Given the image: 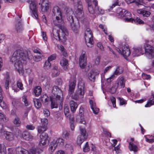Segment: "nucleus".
<instances>
[{
	"label": "nucleus",
	"instance_id": "47",
	"mask_svg": "<svg viewBox=\"0 0 154 154\" xmlns=\"http://www.w3.org/2000/svg\"><path fill=\"white\" fill-rule=\"evenodd\" d=\"M154 104V99L150 100L145 105V107H150L151 106Z\"/></svg>",
	"mask_w": 154,
	"mask_h": 154
},
{
	"label": "nucleus",
	"instance_id": "2",
	"mask_svg": "<svg viewBox=\"0 0 154 154\" xmlns=\"http://www.w3.org/2000/svg\"><path fill=\"white\" fill-rule=\"evenodd\" d=\"M32 56L29 52L24 53L22 51L18 50L14 53L11 58V61L14 64L15 70L20 74H23L24 72L23 61H26L27 59H30Z\"/></svg>",
	"mask_w": 154,
	"mask_h": 154
},
{
	"label": "nucleus",
	"instance_id": "20",
	"mask_svg": "<svg viewBox=\"0 0 154 154\" xmlns=\"http://www.w3.org/2000/svg\"><path fill=\"white\" fill-rule=\"evenodd\" d=\"M76 81L75 79V78L73 80H71L69 81V91L71 93H72L75 89L76 85Z\"/></svg>",
	"mask_w": 154,
	"mask_h": 154
},
{
	"label": "nucleus",
	"instance_id": "24",
	"mask_svg": "<svg viewBox=\"0 0 154 154\" xmlns=\"http://www.w3.org/2000/svg\"><path fill=\"white\" fill-rule=\"evenodd\" d=\"M76 121L77 122L85 124L86 123V121L83 115L82 114H79L77 116Z\"/></svg>",
	"mask_w": 154,
	"mask_h": 154
},
{
	"label": "nucleus",
	"instance_id": "40",
	"mask_svg": "<svg viewBox=\"0 0 154 154\" xmlns=\"http://www.w3.org/2000/svg\"><path fill=\"white\" fill-rule=\"evenodd\" d=\"M123 72L122 69L120 67L118 66L116 67V69L112 75L116 76L121 74Z\"/></svg>",
	"mask_w": 154,
	"mask_h": 154
},
{
	"label": "nucleus",
	"instance_id": "43",
	"mask_svg": "<svg viewBox=\"0 0 154 154\" xmlns=\"http://www.w3.org/2000/svg\"><path fill=\"white\" fill-rule=\"evenodd\" d=\"M65 147L66 150H69L71 153L72 152L73 149L72 145L70 143H66L65 145Z\"/></svg>",
	"mask_w": 154,
	"mask_h": 154
},
{
	"label": "nucleus",
	"instance_id": "51",
	"mask_svg": "<svg viewBox=\"0 0 154 154\" xmlns=\"http://www.w3.org/2000/svg\"><path fill=\"white\" fill-rule=\"evenodd\" d=\"M17 87L19 88L21 90H22L23 89V85L21 82L19 80L17 82Z\"/></svg>",
	"mask_w": 154,
	"mask_h": 154
},
{
	"label": "nucleus",
	"instance_id": "45",
	"mask_svg": "<svg viewBox=\"0 0 154 154\" xmlns=\"http://www.w3.org/2000/svg\"><path fill=\"white\" fill-rule=\"evenodd\" d=\"M51 66V64L49 61H46L45 62L44 65V69L45 70H48L50 68Z\"/></svg>",
	"mask_w": 154,
	"mask_h": 154
},
{
	"label": "nucleus",
	"instance_id": "37",
	"mask_svg": "<svg viewBox=\"0 0 154 154\" xmlns=\"http://www.w3.org/2000/svg\"><path fill=\"white\" fill-rule=\"evenodd\" d=\"M125 81L123 77H121L119 79L118 84L121 88H124L125 86Z\"/></svg>",
	"mask_w": 154,
	"mask_h": 154
},
{
	"label": "nucleus",
	"instance_id": "10",
	"mask_svg": "<svg viewBox=\"0 0 154 154\" xmlns=\"http://www.w3.org/2000/svg\"><path fill=\"white\" fill-rule=\"evenodd\" d=\"M81 135L78 137L77 140V143L79 146L81 145L83 141L86 139L88 137L87 133L84 128H81L80 127Z\"/></svg>",
	"mask_w": 154,
	"mask_h": 154
},
{
	"label": "nucleus",
	"instance_id": "33",
	"mask_svg": "<svg viewBox=\"0 0 154 154\" xmlns=\"http://www.w3.org/2000/svg\"><path fill=\"white\" fill-rule=\"evenodd\" d=\"M5 79V82L4 86L6 89H8L9 87V84L10 82V79L9 75L7 74Z\"/></svg>",
	"mask_w": 154,
	"mask_h": 154
},
{
	"label": "nucleus",
	"instance_id": "41",
	"mask_svg": "<svg viewBox=\"0 0 154 154\" xmlns=\"http://www.w3.org/2000/svg\"><path fill=\"white\" fill-rule=\"evenodd\" d=\"M146 141L149 143H152L154 142V134L153 136L148 135L145 137Z\"/></svg>",
	"mask_w": 154,
	"mask_h": 154
},
{
	"label": "nucleus",
	"instance_id": "49",
	"mask_svg": "<svg viewBox=\"0 0 154 154\" xmlns=\"http://www.w3.org/2000/svg\"><path fill=\"white\" fill-rule=\"evenodd\" d=\"M33 59L34 60L35 62L40 61L42 60V57L41 55L34 56L33 57Z\"/></svg>",
	"mask_w": 154,
	"mask_h": 154
},
{
	"label": "nucleus",
	"instance_id": "60",
	"mask_svg": "<svg viewBox=\"0 0 154 154\" xmlns=\"http://www.w3.org/2000/svg\"><path fill=\"white\" fill-rule=\"evenodd\" d=\"M3 97L2 98H0V106L2 108L4 109L6 107V104L4 102L2 101Z\"/></svg>",
	"mask_w": 154,
	"mask_h": 154
},
{
	"label": "nucleus",
	"instance_id": "55",
	"mask_svg": "<svg viewBox=\"0 0 154 154\" xmlns=\"http://www.w3.org/2000/svg\"><path fill=\"white\" fill-rule=\"evenodd\" d=\"M22 100L24 102L25 106H26L28 105V102L27 100L26 96L24 95L22 97Z\"/></svg>",
	"mask_w": 154,
	"mask_h": 154
},
{
	"label": "nucleus",
	"instance_id": "1",
	"mask_svg": "<svg viewBox=\"0 0 154 154\" xmlns=\"http://www.w3.org/2000/svg\"><path fill=\"white\" fill-rule=\"evenodd\" d=\"M73 12L71 9L65 8L61 10L57 6H55L52 11V18L54 24L58 27H60L64 23L66 15L67 19L70 23V26L75 33L78 32L79 27L74 23L72 15Z\"/></svg>",
	"mask_w": 154,
	"mask_h": 154
},
{
	"label": "nucleus",
	"instance_id": "13",
	"mask_svg": "<svg viewBox=\"0 0 154 154\" xmlns=\"http://www.w3.org/2000/svg\"><path fill=\"white\" fill-rule=\"evenodd\" d=\"M40 141L39 145L41 146V145L44 146L48 145L49 143L48 135L46 133L42 134L40 136Z\"/></svg>",
	"mask_w": 154,
	"mask_h": 154
},
{
	"label": "nucleus",
	"instance_id": "28",
	"mask_svg": "<svg viewBox=\"0 0 154 154\" xmlns=\"http://www.w3.org/2000/svg\"><path fill=\"white\" fill-rule=\"evenodd\" d=\"M69 104L71 111L72 112H74L75 111L78 106L77 103L72 100L70 101Z\"/></svg>",
	"mask_w": 154,
	"mask_h": 154
},
{
	"label": "nucleus",
	"instance_id": "50",
	"mask_svg": "<svg viewBox=\"0 0 154 154\" xmlns=\"http://www.w3.org/2000/svg\"><path fill=\"white\" fill-rule=\"evenodd\" d=\"M0 149L1 150L0 153H2V154H5L6 149L4 145L1 144Z\"/></svg>",
	"mask_w": 154,
	"mask_h": 154
},
{
	"label": "nucleus",
	"instance_id": "29",
	"mask_svg": "<svg viewBox=\"0 0 154 154\" xmlns=\"http://www.w3.org/2000/svg\"><path fill=\"white\" fill-rule=\"evenodd\" d=\"M125 12H126V10L125 9H122L121 8H119L117 10V16L119 17L122 18L124 16V14Z\"/></svg>",
	"mask_w": 154,
	"mask_h": 154
},
{
	"label": "nucleus",
	"instance_id": "35",
	"mask_svg": "<svg viewBox=\"0 0 154 154\" xmlns=\"http://www.w3.org/2000/svg\"><path fill=\"white\" fill-rule=\"evenodd\" d=\"M54 143L52 141L50 144L49 150L50 153L51 154L54 151L56 148L57 147Z\"/></svg>",
	"mask_w": 154,
	"mask_h": 154
},
{
	"label": "nucleus",
	"instance_id": "5",
	"mask_svg": "<svg viewBox=\"0 0 154 154\" xmlns=\"http://www.w3.org/2000/svg\"><path fill=\"white\" fill-rule=\"evenodd\" d=\"M78 87L75 94L74 95H72L71 96L72 98L76 100L83 98L85 93V83L81 78L78 79Z\"/></svg>",
	"mask_w": 154,
	"mask_h": 154
},
{
	"label": "nucleus",
	"instance_id": "4",
	"mask_svg": "<svg viewBox=\"0 0 154 154\" xmlns=\"http://www.w3.org/2000/svg\"><path fill=\"white\" fill-rule=\"evenodd\" d=\"M93 4L91 1L88 4V9L89 12L91 14L96 15L103 14L105 13V11L98 6V1L97 0H93Z\"/></svg>",
	"mask_w": 154,
	"mask_h": 154
},
{
	"label": "nucleus",
	"instance_id": "54",
	"mask_svg": "<svg viewBox=\"0 0 154 154\" xmlns=\"http://www.w3.org/2000/svg\"><path fill=\"white\" fill-rule=\"evenodd\" d=\"M100 57L97 56L94 60V64L96 65H98L100 62Z\"/></svg>",
	"mask_w": 154,
	"mask_h": 154
},
{
	"label": "nucleus",
	"instance_id": "3",
	"mask_svg": "<svg viewBox=\"0 0 154 154\" xmlns=\"http://www.w3.org/2000/svg\"><path fill=\"white\" fill-rule=\"evenodd\" d=\"M52 92L53 94L50 97L51 108H56L57 107V103H60L63 101L62 91L58 87L55 86L53 88Z\"/></svg>",
	"mask_w": 154,
	"mask_h": 154
},
{
	"label": "nucleus",
	"instance_id": "19",
	"mask_svg": "<svg viewBox=\"0 0 154 154\" xmlns=\"http://www.w3.org/2000/svg\"><path fill=\"white\" fill-rule=\"evenodd\" d=\"M124 15V20L125 22H133L134 19L131 17V14L130 12L126 10Z\"/></svg>",
	"mask_w": 154,
	"mask_h": 154
},
{
	"label": "nucleus",
	"instance_id": "12",
	"mask_svg": "<svg viewBox=\"0 0 154 154\" xmlns=\"http://www.w3.org/2000/svg\"><path fill=\"white\" fill-rule=\"evenodd\" d=\"M79 61L80 67L82 69L85 68L87 64V55L85 52L82 53L79 57Z\"/></svg>",
	"mask_w": 154,
	"mask_h": 154
},
{
	"label": "nucleus",
	"instance_id": "61",
	"mask_svg": "<svg viewBox=\"0 0 154 154\" xmlns=\"http://www.w3.org/2000/svg\"><path fill=\"white\" fill-rule=\"evenodd\" d=\"M89 102L91 108V109L96 106L95 102L93 100H90Z\"/></svg>",
	"mask_w": 154,
	"mask_h": 154
},
{
	"label": "nucleus",
	"instance_id": "44",
	"mask_svg": "<svg viewBox=\"0 0 154 154\" xmlns=\"http://www.w3.org/2000/svg\"><path fill=\"white\" fill-rule=\"evenodd\" d=\"M14 124L17 127L19 126L21 124V122L19 118L18 117H16L13 121Z\"/></svg>",
	"mask_w": 154,
	"mask_h": 154
},
{
	"label": "nucleus",
	"instance_id": "39",
	"mask_svg": "<svg viewBox=\"0 0 154 154\" xmlns=\"http://www.w3.org/2000/svg\"><path fill=\"white\" fill-rule=\"evenodd\" d=\"M8 119L6 116L0 110V121L3 122H7Z\"/></svg>",
	"mask_w": 154,
	"mask_h": 154
},
{
	"label": "nucleus",
	"instance_id": "58",
	"mask_svg": "<svg viewBox=\"0 0 154 154\" xmlns=\"http://www.w3.org/2000/svg\"><path fill=\"white\" fill-rule=\"evenodd\" d=\"M136 22L139 24H142L144 23V22L139 17H137L135 20L134 19L133 22Z\"/></svg>",
	"mask_w": 154,
	"mask_h": 154
},
{
	"label": "nucleus",
	"instance_id": "26",
	"mask_svg": "<svg viewBox=\"0 0 154 154\" xmlns=\"http://www.w3.org/2000/svg\"><path fill=\"white\" fill-rule=\"evenodd\" d=\"M23 137L26 140H29L32 138V136L27 131H24L22 134Z\"/></svg>",
	"mask_w": 154,
	"mask_h": 154
},
{
	"label": "nucleus",
	"instance_id": "11",
	"mask_svg": "<svg viewBox=\"0 0 154 154\" xmlns=\"http://www.w3.org/2000/svg\"><path fill=\"white\" fill-rule=\"evenodd\" d=\"M144 47L146 57L149 59H152L154 55V48L146 43L145 44Z\"/></svg>",
	"mask_w": 154,
	"mask_h": 154
},
{
	"label": "nucleus",
	"instance_id": "42",
	"mask_svg": "<svg viewBox=\"0 0 154 154\" xmlns=\"http://www.w3.org/2000/svg\"><path fill=\"white\" fill-rule=\"evenodd\" d=\"M47 129V127L46 126H40L38 128V132L39 133H42L45 131Z\"/></svg>",
	"mask_w": 154,
	"mask_h": 154
},
{
	"label": "nucleus",
	"instance_id": "18",
	"mask_svg": "<svg viewBox=\"0 0 154 154\" xmlns=\"http://www.w3.org/2000/svg\"><path fill=\"white\" fill-rule=\"evenodd\" d=\"M60 64L65 70H67L68 67V61L65 58H62L60 61Z\"/></svg>",
	"mask_w": 154,
	"mask_h": 154
},
{
	"label": "nucleus",
	"instance_id": "15",
	"mask_svg": "<svg viewBox=\"0 0 154 154\" xmlns=\"http://www.w3.org/2000/svg\"><path fill=\"white\" fill-rule=\"evenodd\" d=\"M99 74V72L96 70H92L88 74V77L91 81L94 82L95 76Z\"/></svg>",
	"mask_w": 154,
	"mask_h": 154
},
{
	"label": "nucleus",
	"instance_id": "56",
	"mask_svg": "<svg viewBox=\"0 0 154 154\" xmlns=\"http://www.w3.org/2000/svg\"><path fill=\"white\" fill-rule=\"evenodd\" d=\"M45 84H44L46 89H49L50 87V80H46L45 81Z\"/></svg>",
	"mask_w": 154,
	"mask_h": 154
},
{
	"label": "nucleus",
	"instance_id": "14",
	"mask_svg": "<svg viewBox=\"0 0 154 154\" xmlns=\"http://www.w3.org/2000/svg\"><path fill=\"white\" fill-rule=\"evenodd\" d=\"M39 5H41V8L42 11L43 12H46L49 9L48 0H40Z\"/></svg>",
	"mask_w": 154,
	"mask_h": 154
},
{
	"label": "nucleus",
	"instance_id": "62",
	"mask_svg": "<svg viewBox=\"0 0 154 154\" xmlns=\"http://www.w3.org/2000/svg\"><path fill=\"white\" fill-rule=\"evenodd\" d=\"M12 103L14 106H16L17 104L20 103V102L18 100L14 99L12 100Z\"/></svg>",
	"mask_w": 154,
	"mask_h": 154
},
{
	"label": "nucleus",
	"instance_id": "38",
	"mask_svg": "<svg viewBox=\"0 0 154 154\" xmlns=\"http://www.w3.org/2000/svg\"><path fill=\"white\" fill-rule=\"evenodd\" d=\"M34 105L35 107L37 109H39L41 107V103L39 100L36 98H34L33 100Z\"/></svg>",
	"mask_w": 154,
	"mask_h": 154
},
{
	"label": "nucleus",
	"instance_id": "17",
	"mask_svg": "<svg viewBox=\"0 0 154 154\" xmlns=\"http://www.w3.org/2000/svg\"><path fill=\"white\" fill-rule=\"evenodd\" d=\"M19 19L16 21L15 23L16 29L17 32H21L23 30V28L20 22V17H19Z\"/></svg>",
	"mask_w": 154,
	"mask_h": 154
},
{
	"label": "nucleus",
	"instance_id": "57",
	"mask_svg": "<svg viewBox=\"0 0 154 154\" xmlns=\"http://www.w3.org/2000/svg\"><path fill=\"white\" fill-rule=\"evenodd\" d=\"M116 77V76L112 74L110 77L107 79L106 81L107 82L109 83L113 81Z\"/></svg>",
	"mask_w": 154,
	"mask_h": 154
},
{
	"label": "nucleus",
	"instance_id": "30",
	"mask_svg": "<svg viewBox=\"0 0 154 154\" xmlns=\"http://www.w3.org/2000/svg\"><path fill=\"white\" fill-rule=\"evenodd\" d=\"M52 75L53 77L58 76L60 74V72L58 69V67L55 66L52 69Z\"/></svg>",
	"mask_w": 154,
	"mask_h": 154
},
{
	"label": "nucleus",
	"instance_id": "9",
	"mask_svg": "<svg viewBox=\"0 0 154 154\" xmlns=\"http://www.w3.org/2000/svg\"><path fill=\"white\" fill-rule=\"evenodd\" d=\"M85 39L87 46L89 47L93 46L94 42L92 38V35L90 29H87L85 32Z\"/></svg>",
	"mask_w": 154,
	"mask_h": 154
},
{
	"label": "nucleus",
	"instance_id": "32",
	"mask_svg": "<svg viewBox=\"0 0 154 154\" xmlns=\"http://www.w3.org/2000/svg\"><path fill=\"white\" fill-rule=\"evenodd\" d=\"M129 148L130 151H133L134 152H137L138 150L137 146L131 142L129 143Z\"/></svg>",
	"mask_w": 154,
	"mask_h": 154
},
{
	"label": "nucleus",
	"instance_id": "52",
	"mask_svg": "<svg viewBox=\"0 0 154 154\" xmlns=\"http://www.w3.org/2000/svg\"><path fill=\"white\" fill-rule=\"evenodd\" d=\"M90 150L88 142H86L83 148V150L84 152L88 151Z\"/></svg>",
	"mask_w": 154,
	"mask_h": 154
},
{
	"label": "nucleus",
	"instance_id": "36",
	"mask_svg": "<svg viewBox=\"0 0 154 154\" xmlns=\"http://www.w3.org/2000/svg\"><path fill=\"white\" fill-rule=\"evenodd\" d=\"M41 99L43 103L45 104L46 105L48 104V102L49 101V99L48 97L46 94H45L41 96Z\"/></svg>",
	"mask_w": 154,
	"mask_h": 154
},
{
	"label": "nucleus",
	"instance_id": "59",
	"mask_svg": "<svg viewBox=\"0 0 154 154\" xmlns=\"http://www.w3.org/2000/svg\"><path fill=\"white\" fill-rule=\"evenodd\" d=\"M56 58V55L55 54H53L50 56H49L48 58V59L47 60L48 61H49V62H50L51 61H52L55 59Z\"/></svg>",
	"mask_w": 154,
	"mask_h": 154
},
{
	"label": "nucleus",
	"instance_id": "7",
	"mask_svg": "<svg viewBox=\"0 0 154 154\" xmlns=\"http://www.w3.org/2000/svg\"><path fill=\"white\" fill-rule=\"evenodd\" d=\"M28 2L29 4V8L32 17L33 18L37 19L38 18L37 2L35 1L29 0L28 1Z\"/></svg>",
	"mask_w": 154,
	"mask_h": 154
},
{
	"label": "nucleus",
	"instance_id": "53",
	"mask_svg": "<svg viewBox=\"0 0 154 154\" xmlns=\"http://www.w3.org/2000/svg\"><path fill=\"white\" fill-rule=\"evenodd\" d=\"M110 100L112 104L113 107L114 108L116 107V100L115 98L113 96H111L110 97Z\"/></svg>",
	"mask_w": 154,
	"mask_h": 154
},
{
	"label": "nucleus",
	"instance_id": "31",
	"mask_svg": "<svg viewBox=\"0 0 154 154\" xmlns=\"http://www.w3.org/2000/svg\"><path fill=\"white\" fill-rule=\"evenodd\" d=\"M126 2L128 4L133 3L135 2V3L138 6L139 5H143V3L142 0H125Z\"/></svg>",
	"mask_w": 154,
	"mask_h": 154
},
{
	"label": "nucleus",
	"instance_id": "25",
	"mask_svg": "<svg viewBox=\"0 0 154 154\" xmlns=\"http://www.w3.org/2000/svg\"><path fill=\"white\" fill-rule=\"evenodd\" d=\"M17 154H35V151L34 149H31L29 152L27 150L23 149L18 152Z\"/></svg>",
	"mask_w": 154,
	"mask_h": 154
},
{
	"label": "nucleus",
	"instance_id": "34",
	"mask_svg": "<svg viewBox=\"0 0 154 154\" xmlns=\"http://www.w3.org/2000/svg\"><path fill=\"white\" fill-rule=\"evenodd\" d=\"M42 90L40 86H36L34 89L33 91L36 96H38L41 94Z\"/></svg>",
	"mask_w": 154,
	"mask_h": 154
},
{
	"label": "nucleus",
	"instance_id": "16",
	"mask_svg": "<svg viewBox=\"0 0 154 154\" xmlns=\"http://www.w3.org/2000/svg\"><path fill=\"white\" fill-rule=\"evenodd\" d=\"M64 112L65 115L66 117L68 119L70 120L73 121V118L71 116L69 113V111L68 106L67 104H65L64 109Z\"/></svg>",
	"mask_w": 154,
	"mask_h": 154
},
{
	"label": "nucleus",
	"instance_id": "64",
	"mask_svg": "<svg viewBox=\"0 0 154 154\" xmlns=\"http://www.w3.org/2000/svg\"><path fill=\"white\" fill-rule=\"evenodd\" d=\"M43 113L44 116H48L50 114V112L49 110L46 109L43 110Z\"/></svg>",
	"mask_w": 154,
	"mask_h": 154
},
{
	"label": "nucleus",
	"instance_id": "46",
	"mask_svg": "<svg viewBox=\"0 0 154 154\" xmlns=\"http://www.w3.org/2000/svg\"><path fill=\"white\" fill-rule=\"evenodd\" d=\"M41 124L42 126H46L47 127V125L48 123V119L46 118L41 119Z\"/></svg>",
	"mask_w": 154,
	"mask_h": 154
},
{
	"label": "nucleus",
	"instance_id": "63",
	"mask_svg": "<svg viewBox=\"0 0 154 154\" xmlns=\"http://www.w3.org/2000/svg\"><path fill=\"white\" fill-rule=\"evenodd\" d=\"M142 78L143 79H150V76L149 75H147L145 73H143L142 75Z\"/></svg>",
	"mask_w": 154,
	"mask_h": 154
},
{
	"label": "nucleus",
	"instance_id": "8",
	"mask_svg": "<svg viewBox=\"0 0 154 154\" xmlns=\"http://www.w3.org/2000/svg\"><path fill=\"white\" fill-rule=\"evenodd\" d=\"M116 49L125 59L130 56L131 53L130 48L128 45H122L119 48H116Z\"/></svg>",
	"mask_w": 154,
	"mask_h": 154
},
{
	"label": "nucleus",
	"instance_id": "22",
	"mask_svg": "<svg viewBox=\"0 0 154 154\" xmlns=\"http://www.w3.org/2000/svg\"><path fill=\"white\" fill-rule=\"evenodd\" d=\"M133 49L134 51L132 53L134 56H137L143 54L141 46L138 47L137 48H134Z\"/></svg>",
	"mask_w": 154,
	"mask_h": 154
},
{
	"label": "nucleus",
	"instance_id": "27",
	"mask_svg": "<svg viewBox=\"0 0 154 154\" xmlns=\"http://www.w3.org/2000/svg\"><path fill=\"white\" fill-rule=\"evenodd\" d=\"M137 12L138 14H141L144 17H149L150 14V12L143 9L137 10Z\"/></svg>",
	"mask_w": 154,
	"mask_h": 154
},
{
	"label": "nucleus",
	"instance_id": "21",
	"mask_svg": "<svg viewBox=\"0 0 154 154\" xmlns=\"http://www.w3.org/2000/svg\"><path fill=\"white\" fill-rule=\"evenodd\" d=\"M4 135L6 139L8 140H12L14 139V136L11 132L5 131L4 132Z\"/></svg>",
	"mask_w": 154,
	"mask_h": 154
},
{
	"label": "nucleus",
	"instance_id": "6",
	"mask_svg": "<svg viewBox=\"0 0 154 154\" xmlns=\"http://www.w3.org/2000/svg\"><path fill=\"white\" fill-rule=\"evenodd\" d=\"M58 27L60 28L62 30V35L60 36L59 32L58 31L53 33L52 39L53 42L55 44H57V42L60 41H63L66 39L65 35H66L67 33L66 29L63 27L62 26Z\"/></svg>",
	"mask_w": 154,
	"mask_h": 154
},
{
	"label": "nucleus",
	"instance_id": "48",
	"mask_svg": "<svg viewBox=\"0 0 154 154\" xmlns=\"http://www.w3.org/2000/svg\"><path fill=\"white\" fill-rule=\"evenodd\" d=\"M63 136L65 138H68L70 136V134L67 131H64L62 134Z\"/></svg>",
	"mask_w": 154,
	"mask_h": 154
},
{
	"label": "nucleus",
	"instance_id": "23",
	"mask_svg": "<svg viewBox=\"0 0 154 154\" xmlns=\"http://www.w3.org/2000/svg\"><path fill=\"white\" fill-rule=\"evenodd\" d=\"M53 141L55 143V144L57 147L62 146L64 145V140L61 138H58L56 140H53Z\"/></svg>",
	"mask_w": 154,
	"mask_h": 154
}]
</instances>
